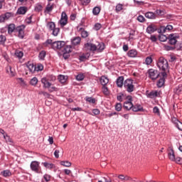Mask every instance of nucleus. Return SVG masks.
I'll return each instance as SVG.
<instances>
[{"mask_svg": "<svg viewBox=\"0 0 182 182\" xmlns=\"http://www.w3.org/2000/svg\"><path fill=\"white\" fill-rule=\"evenodd\" d=\"M43 165L46 168H53V164H49L48 162L43 163Z\"/></svg>", "mask_w": 182, "mask_h": 182, "instance_id": "8fccbe9b", "label": "nucleus"}, {"mask_svg": "<svg viewBox=\"0 0 182 182\" xmlns=\"http://www.w3.org/2000/svg\"><path fill=\"white\" fill-rule=\"evenodd\" d=\"M17 80H18L21 86H26V82H25V80H23V78L19 77L17 78Z\"/></svg>", "mask_w": 182, "mask_h": 182, "instance_id": "6e6d98bb", "label": "nucleus"}, {"mask_svg": "<svg viewBox=\"0 0 182 182\" xmlns=\"http://www.w3.org/2000/svg\"><path fill=\"white\" fill-rule=\"evenodd\" d=\"M152 62H153V58L151 57L146 58V60H145L146 65H151Z\"/></svg>", "mask_w": 182, "mask_h": 182, "instance_id": "09e8293b", "label": "nucleus"}, {"mask_svg": "<svg viewBox=\"0 0 182 182\" xmlns=\"http://www.w3.org/2000/svg\"><path fill=\"white\" fill-rule=\"evenodd\" d=\"M27 68L31 73H34L35 71H36V67L33 65V64L28 63H27Z\"/></svg>", "mask_w": 182, "mask_h": 182, "instance_id": "c756f323", "label": "nucleus"}, {"mask_svg": "<svg viewBox=\"0 0 182 182\" xmlns=\"http://www.w3.org/2000/svg\"><path fill=\"white\" fill-rule=\"evenodd\" d=\"M173 31V26L171 25H167L166 26L161 27L160 32L161 33H166V32Z\"/></svg>", "mask_w": 182, "mask_h": 182, "instance_id": "aec40b11", "label": "nucleus"}, {"mask_svg": "<svg viewBox=\"0 0 182 182\" xmlns=\"http://www.w3.org/2000/svg\"><path fill=\"white\" fill-rule=\"evenodd\" d=\"M132 112H143V107L140 105H133V107L132 108Z\"/></svg>", "mask_w": 182, "mask_h": 182, "instance_id": "b1692460", "label": "nucleus"}, {"mask_svg": "<svg viewBox=\"0 0 182 182\" xmlns=\"http://www.w3.org/2000/svg\"><path fill=\"white\" fill-rule=\"evenodd\" d=\"M47 28L48 31H52L56 28V25L55 24L54 22L50 21L47 23Z\"/></svg>", "mask_w": 182, "mask_h": 182, "instance_id": "c9c22d12", "label": "nucleus"}, {"mask_svg": "<svg viewBox=\"0 0 182 182\" xmlns=\"http://www.w3.org/2000/svg\"><path fill=\"white\" fill-rule=\"evenodd\" d=\"M11 16H12V13L11 12H7L4 14H1L0 16V23L5 22V21H8V19H9Z\"/></svg>", "mask_w": 182, "mask_h": 182, "instance_id": "f8f14e48", "label": "nucleus"}, {"mask_svg": "<svg viewBox=\"0 0 182 182\" xmlns=\"http://www.w3.org/2000/svg\"><path fill=\"white\" fill-rule=\"evenodd\" d=\"M30 166L33 171H35V173H39V162L33 161L31 162Z\"/></svg>", "mask_w": 182, "mask_h": 182, "instance_id": "4468645a", "label": "nucleus"}, {"mask_svg": "<svg viewBox=\"0 0 182 182\" xmlns=\"http://www.w3.org/2000/svg\"><path fill=\"white\" fill-rule=\"evenodd\" d=\"M16 27L15 24L11 23L8 26V33L11 34L13 33L14 31H15Z\"/></svg>", "mask_w": 182, "mask_h": 182, "instance_id": "e433bc0d", "label": "nucleus"}, {"mask_svg": "<svg viewBox=\"0 0 182 182\" xmlns=\"http://www.w3.org/2000/svg\"><path fill=\"white\" fill-rule=\"evenodd\" d=\"M63 58L65 59H68V57L66 56L67 53H70L72 52V46L71 45H65V46L63 48Z\"/></svg>", "mask_w": 182, "mask_h": 182, "instance_id": "ddd939ff", "label": "nucleus"}, {"mask_svg": "<svg viewBox=\"0 0 182 182\" xmlns=\"http://www.w3.org/2000/svg\"><path fill=\"white\" fill-rule=\"evenodd\" d=\"M153 112H154V113H155V114L160 116V109H159V107H154L153 109Z\"/></svg>", "mask_w": 182, "mask_h": 182, "instance_id": "680f3d73", "label": "nucleus"}, {"mask_svg": "<svg viewBox=\"0 0 182 182\" xmlns=\"http://www.w3.org/2000/svg\"><path fill=\"white\" fill-rule=\"evenodd\" d=\"M127 99L128 100L124 102L123 107L126 110H132L133 107V102H132V101L133 100V98L132 97V96H128Z\"/></svg>", "mask_w": 182, "mask_h": 182, "instance_id": "6e6552de", "label": "nucleus"}, {"mask_svg": "<svg viewBox=\"0 0 182 182\" xmlns=\"http://www.w3.org/2000/svg\"><path fill=\"white\" fill-rule=\"evenodd\" d=\"M53 8H55V4L52 3H48L44 11L45 14H50V12L53 11Z\"/></svg>", "mask_w": 182, "mask_h": 182, "instance_id": "a211bd4d", "label": "nucleus"}, {"mask_svg": "<svg viewBox=\"0 0 182 182\" xmlns=\"http://www.w3.org/2000/svg\"><path fill=\"white\" fill-rule=\"evenodd\" d=\"M60 164L64 167H70V166H72V163L69 162L68 161H61Z\"/></svg>", "mask_w": 182, "mask_h": 182, "instance_id": "58836bf2", "label": "nucleus"}, {"mask_svg": "<svg viewBox=\"0 0 182 182\" xmlns=\"http://www.w3.org/2000/svg\"><path fill=\"white\" fill-rule=\"evenodd\" d=\"M96 50L97 52H102L105 50V44L103 43H97V45H96Z\"/></svg>", "mask_w": 182, "mask_h": 182, "instance_id": "bb28decb", "label": "nucleus"}, {"mask_svg": "<svg viewBox=\"0 0 182 182\" xmlns=\"http://www.w3.org/2000/svg\"><path fill=\"white\" fill-rule=\"evenodd\" d=\"M161 75L162 77L159 80L156 84L158 87H163V86H164L165 77L167 76V73L166 72H162Z\"/></svg>", "mask_w": 182, "mask_h": 182, "instance_id": "9d476101", "label": "nucleus"}, {"mask_svg": "<svg viewBox=\"0 0 182 182\" xmlns=\"http://www.w3.org/2000/svg\"><path fill=\"white\" fill-rule=\"evenodd\" d=\"M60 32V28H55L52 30V35L53 36H58L59 35V33Z\"/></svg>", "mask_w": 182, "mask_h": 182, "instance_id": "a19ab883", "label": "nucleus"}, {"mask_svg": "<svg viewBox=\"0 0 182 182\" xmlns=\"http://www.w3.org/2000/svg\"><path fill=\"white\" fill-rule=\"evenodd\" d=\"M85 100L89 103H96V100L92 97H86Z\"/></svg>", "mask_w": 182, "mask_h": 182, "instance_id": "de8ad7c7", "label": "nucleus"}, {"mask_svg": "<svg viewBox=\"0 0 182 182\" xmlns=\"http://www.w3.org/2000/svg\"><path fill=\"white\" fill-rule=\"evenodd\" d=\"M173 123L176 125V127L182 132V122L178 121L176 118H174Z\"/></svg>", "mask_w": 182, "mask_h": 182, "instance_id": "cd10ccee", "label": "nucleus"}, {"mask_svg": "<svg viewBox=\"0 0 182 182\" xmlns=\"http://www.w3.org/2000/svg\"><path fill=\"white\" fill-rule=\"evenodd\" d=\"M168 156L169 159L171 161H174V160H176V155H174V150H173L171 148H169V152L168 153Z\"/></svg>", "mask_w": 182, "mask_h": 182, "instance_id": "393cba45", "label": "nucleus"}, {"mask_svg": "<svg viewBox=\"0 0 182 182\" xmlns=\"http://www.w3.org/2000/svg\"><path fill=\"white\" fill-rule=\"evenodd\" d=\"M43 178H44V180H46V181H50V175L45 174Z\"/></svg>", "mask_w": 182, "mask_h": 182, "instance_id": "338daca9", "label": "nucleus"}, {"mask_svg": "<svg viewBox=\"0 0 182 182\" xmlns=\"http://www.w3.org/2000/svg\"><path fill=\"white\" fill-rule=\"evenodd\" d=\"M168 39L170 45H176V43H177V40L180 39V35L177 33L170 34Z\"/></svg>", "mask_w": 182, "mask_h": 182, "instance_id": "0eeeda50", "label": "nucleus"}, {"mask_svg": "<svg viewBox=\"0 0 182 182\" xmlns=\"http://www.w3.org/2000/svg\"><path fill=\"white\" fill-rule=\"evenodd\" d=\"M68 79V77L60 75L58 76V80L60 83H65Z\"/></svg>", "mask_w": 182, "mask_h": 182, "instance_id": "ea45409f", "label": "nucleus"}, {"mask_svg": "<svg viewBox=\"0 0 182 182\" xmlns=\"http://www.w3.org/2000/svg\"><path fill=\"white\" fill-rule=\"evenodd\" d=\"M136 20L138 21V22H140L141 23L146 22V18L142 15L138 16Z\"/></svg>", "mask_w": 182, "mask_h": 182, "instance_id": "49530a36", "label": "nucleus"}, {"mask_svg": "<svg viewBox=\"0 0 182 182\" xmlns=\"http://www.w3.org/2000/svg\"><path fill=\"white\" fill-rule=\"evenodd\" d=\"M82 38L80 36L73 37L71 38V43L73 46H77L80 45Z\"/></svg>", "mask_w": 182, "mask_h": 182, "instance_id": "dca6fc26", "label": "nucleus"}, {"mask_svg": "<svg viewBox=\"0 0 182 182\" xmlns=\"http://www.w3.org/2000/svg\"><path fill=\"white\" fill-rule=\"evenodd\" d=\"M100 11H102V9L100 6H95L92 9V14L97 16L100 14Z\"/></svg>", "mask_w": 182, "mask_h": 182, "instance_id": "2f4dec72", "label": "nucleus"}, {"mask_svg": "<svg viewBox=\"0 0 182 182\" xmlns=\"http://www.w3.org/2000/svg\"><path fill=\"white\" fill-rule=\"evenodd\" d=\"M159 96V92L157 90H154L148 93L147 97L150 99H154V97H157Z\"/></svg>", "mask_w": 182, "mask_h": 182, "instance_id": "a878e982", "label": "nucleus"}, {"mask_svg": "<svg viewBox=\"0 0 182 182\" xmlns=\"http://www.w3.org/2000/svg\"><path fill=\"white\" fill-rule=\"evenodd\" d=\"M123 97H124V94H123V93H119V94L117 96V100H118V102H123Z\"/></svg>", "mask_w": 182, "mask_h": 182, "instance_id": "864d4df0", "label": "nucleus"}, {"mask_svg": "<svg viewBox=\"0 0 182 182\" xmlns=\"http://www.w3.org/2000/svg\"><path fill=\"white\" fill-rule=\"evenodd\" d=\"M6 73H9V76H11V77H14V76H15V71L12 70V67L11 65H7Z\"/></svg>", "mask_w": 182, "mask_h": 182, "instance_id": "c85d7f7f", "label": "nucleus"}, {"mask_svg": "<svg viewBox=\"0 0 182 182\" xmlns=\"http://www.w3.org/2000/svg\"><path fill=\"white\" fill-rule=\"evenodd\" d=\"M36 70L37 72H39V71H41V70H43V65H42V64H38V65H37V67H36Z\"/></svg>", "mask_w": 182, "mask_h": 182, "instance_id": "e2e57ef3", "label": "nucleus"}, {"mask_svg": "<svg viewBox=\"0 0 182 182\" xmlns=\"http://www.w3.org/2000/svg\"><path fill=\"white\" fill-rule=\"evenodd\" d=\"M156 31H157V27H156V26L154 25H149L146 28V32L147 33H149V35H151V33H154Z\"/></svg>", "mask_w": 182, "mask_h": 182, "instance_id": "6ab92c4d", "label": "nucleus"}, {"mask_svg": "<svg viewBox=\"0 0 182 182\" xmlns=\"http://www.w3.org/2000/svg\"><path fill=\"white\" fill-rule=\"evenodd\" d=\"M115 110H117V112H120V110H122V103H117L115 105Z\"/></svg>", "mask_w": 182, "mask_h": 182, "instance_id": "052dcab7", "label": "nucleus"}, {"mask_svg": "<svg viewBox=\"0 0 182 182\" xmlns=\"http://www.w3.org/2000/svg\"><path fill=\"white\" fill-rule=\"evenodd\" d=\"M137 55H139V52L136 49H131L127 53L128 58H137Z\"/></svg>", "mask_w": 182, "mask_h": 182, "instance_id": "f3484780", "label": "nucleus"}, {"mask_svg": "<svg viewBox=\"0 0 182 182\" xmlns=\"http://www.w3.org/2000/svg\"><path fill=\"white\" fill-rule=\"evenodd\" d=\"M83 49L86 52H96V45L92 43H87L84 44Z\"/></svg>", "mask_w": 182, "mask_h": 182, "instance_id": "423d86ee", "label": "nucleus"}, {"mask_svg": "<svg viewBox=\"0 0 182 182\" xmlns=\"http://www.w3.org/2000/svg\"><path fill=\"white\" fill-rule=\"evenodd\" d=\"M123 82H124V77L120 76L117 79L116 83L118 87H123Z\"/></svg>", "mask_w": 182, "mask_h": 182, "instance_id": "5701e85b", "label": "nucleus"}, {"mask_svg": "<svg viewBox=\"0 0 182 182\" xmlns=\"http://www.w3.org/2000/svg\"><path fill=\"white\" fill-rule=\"evenodd\" d=\"M100 83L102 86H106L107 83H109V78L106 77L105 75L101 76L100 79Z\"/></svg>", "mask_w": 182, "mask_h": 182, "instance_id": "4be33fe9", "label": "nucleus"}, {"mask_svg": "<svg viewBox=\"0 0 182 182\" xmlns=\"http://www.w3.org/2000/svg\"><path fill=\"white\" fill-rule=\"evenodd\" d=\"M45 58H46V51H41L38 55L39 60H45Z\"/></svg>", "mask_w": 182, "mask_h": 182, "instance_id": "f704fd0d", "label": "nucleus"}, {"mask_svg": "<svg viewBox=\"0 0 182 182\" xmlns=\"http://www.w3.org/2000/svg\"><path fill=\"white\" fill-rule=\"evenodd\" d=\"M53 43V41L52 39H48L46 41V42L43 43L44 46H48V45H51Z\"/></svg>", "mask_w": 182, "mask_h": 182, "instance_id": "4d7b16f0", "label": "nucleus"}, {"mask_svg": "<svg viewBox=\"0 0 182 182\" xmlns=\"http://www.w3.org/2000/svg\"><path fill=\"white\" fill-rule=\"evenodd\" d=\"M150 40L151 41V42H157V37H156V36L154 35H151L150 37Z\"/></svg>", "mask_w": 182, "mask_h": 182, "instance_id": "774afa93", "label": "nucleus"}, {"mask_svg": "<svg viewBox=\"0 0 182 182\" xmlns=\"http://www.w3.org/2000/svg\"><path fill=\"white\" fill-rule=\"evenodd\" d=\"M59 23L61 28H63L64 26H66V25H68V15L65 11H63L61 14V18L59 21Z\"/></svg>", "mask_w": 182, "mask_h": 182, "instance_id": "1a4fd4ad", "label": "nucleus"}, {"mask_svg": "<svg viewBox=\"0 0 182 182\" xmlns=\"http://www.w3.org/2000/svg\"><path fill=\"white\" fill-rule=\"evenodd\" d=\"M81 36L82 38H86L89 36V33L84 30L81 32Z\"/></svg>", "mask_w": 182, "mask_h": 182, "instance_id": "bf43d9fd", "label": "nucleus"}, {"mask_svg": "<svg viewBox=\"0 0 182 182\" xmlns=\"http://www.w3.org/2000/svg\"><path fill=\"white\" fill-rule=\"evenodd\" d=\"M92 113L95 116L100 114V110H99L98 109H92Z\"/></svg>", "mask_w": 182, "mask_h": 182, "instance_id": "69168bd1", "label": "nucleus"}, {"mask_svg": "<svg viewBox=\"0 0 182 182\" xmlns=\"http://www.w3.org/2000/svg\"><path fill=\"white\" fill-rule=\"evenodd\" d=\"M15 55L16 56V58H18V59H22V58H23V52L19 50H16L15 51Z\"/></svg>", "mask_w": 182, "mask_h": 182, "instance_id": "4c0bfd02", "label": "nucleus"}, {"mask_svg": "<svg viewBox=\"0 0 182 182\" xmlns=\"http://www.w3.org/2000/svg\"><path fill=\"white\" fill-rule=\"evenodd\" d=\"M83 79H85V75H83V74H78L76 76V80H78V82H82V80H83Z\"/></svg>", "mask_w": 182, "mask_h": 182, "instance_id": "603ef678", "label": "nucleus"}, {"mask_svg": "<svg viewBox=\"0 0 182 182\" xmlns=\"http://www.w3.org/2000/svg\"><path fill=\"white\" fill-rule=\"evenodd\" d=\"M157 66L160 69V70L166 72L168 70V61H167V60H166L164 58L161 57L159 58L157 63Z\"/></svg>", "mask_w": 182, "mask_h": 182, "instance_id": "f03ea898", "label": "nucleus"}, {"mask_svg": "<svg viewBox=\"0 0 182 182\" xmlns=\"http://www.w3.org/2000/svg\"><path fill=\"white\" fill-rule=\"evenodd\" d=\"M145 18H147V19H157V15H156V13L153 11H148L144 14Z\"/></svg>", "mask_w": 182, "mask_h": 182, "instance_id": "2eb2a0df", "label": "nucleus"}, {"mask_svg": "<svg viewBox=\"0 0 182 182\" xmlns=\"http://www.w3.org/2000/svg\"><path fill=\"white\" fill-rule=\"evenodd\" d=\"M42 9H43V6H42V5L36 4V6L35 7V11L36 12H41V11H42Z\"/></svg>", "mask_w": 182, "mask_h": 182, "instance_id": "5fc2aeb1", "label": "nucleus"}, {"mask_svg": "<svg viewBox=\"0 0 182 182\" xmlns=\"http://www.w3.org/2000/svg\"><path fill=\"white\" fill-rule=\"evenodd\" d=\"M124 87L128 92V93H132L134 92V85H133V80L130 79H127L124 82Z\"/></svg>", "mask_w": 182, "mask_h": 182, "instance_id": "7ed1b4c3", "label": "nucleus"}, {"mask_svg": "<svg viewBox=\"0 0 182 182\" xmlns=\"http://www.w3.org/2000/svg\"><path fill=\"white\" fill-rule=\"evenodd\" d=\"M159 39L160 42H166V41H167V39H168V38H167V36H166L164 34H160L159 36Z\"/></svg>", "mask_w": 182, "mask_h": 182, "instance_id": "37998d69", "label": "nucleus"}, {"mask_svg": "<svg viewBox=\"0 0 182 182\" xmlns=\"http://www.w3.org/2000/svg\"><path fill=\"white\" fill-rule=\"evenodd\" d=\"M155 14L157 16H164V15H166V11L165 10H161V9H156L155 11Z\"/></svg>", "mask_w": 182, "mask_h": 182, "instance_id": "473e14b6", "label": "nucleus"}, {"mask_svg": "<svg viewBox=\"0 0 182 182\" xmlns=\"http://www.w3.org/2000/svg\"><path fill=\"white\" fill-rule=\"evenodd\" d=\"M1 174L4 177H10L12 173L10 170H4L1 172Z\"/></svg>", "mask_w": 182, "mask_h": 182, "instance_id": "79ce46f5", "label": "nucleus"}, {"mask_svg": "<svg viewBox=\"0 0 182 182\" xmlns=\"http://www.w3.org/2000/svg\"><path fill=\"white\" fill-rule=\"evenodd\" d=\"M25 28L26 26L24 25H21L16 28L17 32H18V38H20L21 39H23L24 38L25 33L23 31H25Z\"/></svg>", "mask_w": 182, "mask_h": 182, "instance_id": "9b49d317", "label": "nucleus"}, {"mask_svg": "<svg viewBox=\"0 0 182 182\" xmlns=\"http://www.w3.org/2000/svg\"><path fill=\"white\" fill-rule=\"evenodd\" d=\"M124 8V5L122 4H118L115 7V12H117V14H119V12H121V11H123Z\"/></svg>", "mask_w": 182, "mask_h": 182, "instance_id": "72a5a7b5", "label": "nucleus"}, {"mask_svg": "<svg viewBox=\"0 0 182 182\" xmlns=\"http://www.w3.org/2000/svg\"><path fill=\"white\" fill-rule=\"evenodd\" d=\"M102 93L105 95V96H109L110 95V92H109V88L106 87V85L102 86Z\"/></svg>", "mask_w": 182, "mask_h": 182, "instance_id": "a18cd8bd", "label": "nucleus"}, {"mask_svg": "<svg viewBox=\"0 0 182 182\" xmlns=\"http://www.w3.org/2000/svg\"><path fill=\"white\" fill-rule=\"evenodd\" d=\"M148 75L149 79L151 80H156L157 78L160 76V72H159L157 70L151 68L148 70Z\"/></svg>", "mask_w": 182, "mask_h": 182, "instance_id": "39448f33", "label": "nucleus"}, {"mask_svg": "<svg viewBox=\"0 0 182 182\" xmlns=\"http://www.w3.org/2000/svg\"><path fill=\"white\" fill-rule=\"evenodd\" d=\"M6 41V37L4 35H0V45H4Z\"/></svg>", "mask_w": 182, "mask_h": 182, "instance_id": "3c124183", "label": "nucleus"}, {"mask_svg": "<svg viewBox=\"0 0 182 182\" xmlns=\"http://www.w3.org/2000/svg\"><path fill=\"white\" fill-rule=\"evenodd\" d=\"M4 140H6V142L7 143V144H10V145L14 144V141L11 139V136H9L7 134L4 135Z\"/></svg>", "mask_w": 182, "mask_h": 182, "instance_id": "7c9ffc66", "label": "nucleus"}, {"mask_svg": "<svg viewBox=\"0 0 182 182\" xmlns=\"http://www.w3.org/2000/svg\"><path fill=\"white\" fill-rule=\"evenodd\" d=\"M90 1L91 0H80V2L82 4V5L86 6V5H89V4H90Z\"/></svg>", "mask_w": 182, "mask_h": 182, "instance_id": "0e129e2a", "label": "nucleus"}, {"mask_svg": "<svg viewBox=\"0 0 182 182\" xmlns=\"http://www.w3.org/2000/svg\"><path fill=\"white\" fill-rule=\"evenodd\" d=\"M28 12V8L26 6H21L17 10V15H25Z\"/></svg>", "mask_w": 182, "mask_h": 182, "instance_id": "412c9836", "label": "nucleus"}, {"mask_svg": "<svg viewBox=\"0 0 182 182\" xmlns=\"http://www.w3.org/2000/svg\"><path fill=\"white\" fill-rule=\"evenodd\" d=\"M102 28V24L97 23L94 26L95 31H99Z\"/></svg>", "mask_w": 182, "mask_h": 182, "instance_id": "13d9d810", "label": "nucleus"}, {"mask_svg": "<svg viewBox=\"0 0 182 182\" xmlns=\"http://www.w3.org/2000/svg\"><path fill=\"white\" fill-rule=\"evenodd\" d=\"M38 78L36 77H34L31 80L30 85H31V86H36V85H38Z\"/></svg>", "mask_w": 182, "mask_h": 182, "instance_id": "c03bdc74", "label": "nucleus"}, {"mask_svg": "<svg viewBox=\"0 0 182 182\" xmlns=\"http://www.w3.org/2000/svg\"><path fill=\"white\" fill-rule=\"evenodd\" d=\"M56 80V77L53 75L46 76L41 79V83L43 84V87L44 89H48L49 92H58V88L56 87L52 86V82ZM52 86V87H50Z\"/></svg>", "mask_w": 182, "mask_h": 182, "instance_id": "f257e3e1", "label": "nucleus"}, {"mask_svg": "<svg viewBox=\"0 0 182 182\" xmlns=\"http://www.w3.org/2000/svg\"><path fill=\"white\" fill-rule=\"evenodd\" d=\"M65 45H66L65 41H54L52 43V49L54 50H63L62 49L65 48Z\"/></svg>", "mask_w": 182, "mask_h": 182, "instance_id": "20e7f679", "label": "nucleus"}]
</instances>
